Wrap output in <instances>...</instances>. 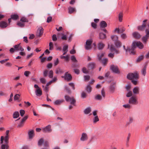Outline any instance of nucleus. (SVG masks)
Listing matches in <instances>:
<instances>
[{"instance_id": "36", "label": "nucleus", "mask_w": 149, "mask_h": 149, "mask_svg": "<svg viewBox=\"0 0 149 149\" xmlns=\"http://www.w3.org/2000/svg\"><path fill=\"white\" fill-rule=\"evenodd\" d=\"M11 18L14 20H16L18 18V16L16 14L12 15H11Z\"/></svg>"}, {"instance_id": "17", "label": "nucleus", "mask_w": 149, "mask_h": 149, "mask_svg": "<svg viewBox=\"0 0 149 149\" xmlns=\"http://www.w3.org/2000/svg\"><path fill=\"white\" fill-rule=\"evenodd\" d=\"M123 49L125 50L126 52H129L130 54H132V47L131 46V47H127V49L125 48V45L123 46Z\"/></svg>"}, {"instance_id": "29", "label": "nucleus", "mask_w": 149, "mask_h": 149, "mask_svg": "<svg viewBox=\"0 0 149 149\" xmlns=\"http://www.w3.org/2000/svg\"><path fill=\"white\" fill-rule=\"evenodd\" d=\"M146 66H145L141 71V74L144 76H145L146 74Z\"/></svg>"}, {"instance_id": "52", "label": "nucleus", "mask_w": 149, "mask_h": 149, "mask_svg": "<svg viewBox=\"0 0 149 149\" xmlns=\"http://www.w3.org/2000/svg\"><path fill=\"white\" fill-rule=\"evenodd\" d=\"M143 55L141 56H139L137 60V62H139L142 60L143 59Z\"/></svg>"}, {"instance_id": "13", "label": "nucleus", "mask_w": 149, "mask_h": 149, "mask_svg": "<svg viewBox=\"0 0 149 149\" xmlns=\"http://www.w3.org/2000/svg\"><path fill=\"white\" fill-rule=\"evenodd\" d=\"M28 118V116H26L24 117L22 120L21 122L18 125V127H22L23 125L24 124L25 121Z\"/></svg>"}, {"instance_id": "31", "label": "nucleus", "mask_w": 149, "mask_h": 149, "mask_svg": "<svg viewBox=\"0 0 149 149\" xmlns=\"http://www.w3.org/2000/svg\"><path fill=\"white\" fill-rule=\"evenodd\" d=\"M64 101V100H58L54 102V104L55 105H59L63 103Z\"/></svg>"}, {"instance_id": "2", "label": "nucleus", "mask_w": 149, "mask_h": 149, "mask_svg": "<svg viewBox=\"0 0 149 149\" xmlns=\"http://www.w3.org/2000/svg\"><path fill=\"white\" fill-rule=\"evenodd\" d=\"M137 47L140 49H143V44L140 42H134L132 44V54L134 55L135 53L134 50L136 47Z\"/></svg>"}, {"instance_id": "18", "label": "nucleus", "mask_w": 149, "mask_h": 149, "mask_svg": "<svg viewBox=\"0 0 149 149\" xmlns=\"http://www.w3.org/2000/svg\"><path fill=\"white\" fill-rule=\"evenodd\" d=\"M28 134L29 138L30 139H32L34 136V131L33 130L29 131L28 132Z\"/></svg>"}, {"instance_id": "24", "label": "nucleus", "mask_w": 149, "mask_h": 149, "mask_svg": "<svg viewBox=\"0 0 149 149\" xmlns=\"http://www.w3.org/2000/svg\"><path fill=\"white\" fill-rule=\"evenodd\" d=\"M104 45L102 42H100L98 45V48L99 49H102L104 47Z\"/></svg>"}, {"instance_id": "1", "label": "nucleus", "mask_w": 149, "mask_h": 149, "mask_svg": "<svg viewBox=\"0 0 149 149\" xmlns=\"http://www.w3.org/2000/svg\"><path fill=\"white\" fill-rule=\"evenodd\" d=\"M108 48H109V50L112 53H110L108 54V56L111 58H113L114 57V53L118 54L119 53V51L118 49H117L113 45H111L110 47L109 44L108 45Z\"/></svg>"}, {"instance_id": "4", "label": "nucleus", "mask_w": 149, "mask_h": 149, "mask_svg": "<svg viewBox=\"0 0 149 149\" xmlns=\"http://www.w3.org/2000/svg\"><path fill=\"white\" fill-rule=\"evenodd\" d=\"M65 98L67 102H70L71 104L75 106L76 100L73 97H70L68 95H65Z\"/></svg>"}, {"instance_id": "14", "label": "nucleus", "mask_w": 149, "mask_h": 149, "mask_svg": "<svg viewBox=\"0 0 149 149\" xmlns=\"http://www.w3.org/2000/svg\"><path fill=\"white\" fill-rule=\"evenodd\" d=\"M133 37L136 39H139L141 37V35L137 32H134L132 33Z\"/></svg>"}, {"instance_id": "43", "label": "nucleus", "mask_w": 149, "mask_h": 149, "mask_svg": "<svg viewBox=\"0 0 149 149\" xmlns=\"http://www.w3.org/2000/svg\"><path fill=\"white\" fill-rule=\"evenodd\" d=\"M120 37L123 39H125L127 38L126 34L124 33L121 34L120 35Z\"/></svg>"}, {"instance_id": "7", "label": "nucleus", "mask_w": 149, "mask_h": 149, "mask_svg": "<svg viewBox=\"0 0 149 149\" xmlns=\"http://www.w3.org/2000/svg\"><path fill=\"white\" fill-rule=\"evenodd\" d=\"M147 20L146 19L143 21V23L142 25L138 27V29L139 31H142L144 30V28L146 27V22Z\"/></svg>"}, {"instance_id": "56", "label": "nucleus", "mask_w": 149, "mask_h": 149, "mask_svg": "<svg viewBox=\"0 0 149 149\" xmlns=\"http://www.w3.org/2000/svg\"><path fill=\"white\" fill-rule=\"evenodd\" d=\"M60 58L61 59H65V60L66 61H68L69 59V57L68 56H60Z\"/></svg>"}, {"instance_id": "5", "label": "nucleus", "mask_w": 149, "mask_h": 149, "mask_svg": "<svg viewBox=\"0 0 149 149\" xmlns=\"http://www.w3.org/2000/svg\"><path fill=\"white\" fill-rule=\"evenodd\" d=\"M129 103L131 104L136 105L138 104V102L136 97L133 96L131 97L130 99Z\"/></svg>"}, {"instance_id": "12", "label": "nucleus", "mask_w": 149, "mask_h": 149, "mask_svg": "<svg viewBox=\"0 0 149 149\" xmlns=\"http://www.w3.org/2000/svg\"><path fill=\"white\" fill-rule=\"evenodd\" d=\"M42 130L43 132H44L50 133L52 131L51 125H48L45 128H43Z\"/></svg>"}, {"instance_id": "26", "label": "nucleus", "mask_w": 149, "mask_h": 149, "mask_svg": "<svg viewBox=\"0 0 149 149\" xmlns=\"http://www.w3.org/2000/svg\"><path fill=\"white\" fill-rule=\"evenodd\" d=\"M149 37L147 36H145L142 38V40L143 42L146 44L148 41V40L149 38Z\"/></svg>"}, {"instance_id": "60", "label": "nucleus", "mask_w": 149, "mask_h": 149, "mask_svg": "<svg viewBox=\"0 0 149 149\" xmlns=\"http://www.w3.org/2000/svg\"><path fill=\"white\" fill-rule=\"evenodd\" d=\"M123 106L125 108H128L130 109L131 108V106L129 104H124L123 105Z\"/></svg>"}, {"instance_id": "57", "label": "nucleus", "mask_w": 149, "mask_h": 149, "mask_svg": "<svg viewBox=\"0 0 149 149\" xmlns=\"http://www.w3.org/2000/svg\"><path fill=\"white\" fill-rule=\"evenodd\" d=\"M20 115L21 116H23L24 115L25 112V111L22 109H21L19 111Z\"/></svg>"}, {"instance_id": "38", "label": "nucleus", "mask_w": 149, "mask_h": 149, "mask_svg": "<svg viewBox=\"0 0 149 149\" xmlns=\"http://www.w3.org/2000/svg\"><path fill=\"white\" fill-rule=\"evenodd\" d=\"M1 144V149H5L6 148V149H8V146L6 144H3V143Z\"/></svg>"}, {"instance_id": "21", "label": "nucleus", "mask_w": 149, "mask_h": 149, "mask_svg": "<svg viewBox=\"0 0 149 149\" xmlns=\"http://www.w3.org/2000/svg\"><path fill=\"white\" fill-rule=\"evenodd\" d=\"M61 34L62 36L61 38L63 40H67V36L63 33H58L57 35V37H59V35Z\"/></svg>"}, {"instance_id": "11", "label": "nucleus", "mask_w": 149, "mask_h": 149, "mask_svg": "<svg viewBox=\"0 0 149 149\" xmlns=\"http://www.w3.org/2000/svg\"><path fill=\"white\" fill-rule=\"evenodd\" d=\"M13 47L15 49V50L16 51H23L24 50V49L20 45V43L14 45Z\"/></svg>"}, {"instance_id": "37", "label": "nucleus", "mask_w": 149, "mask_h": 149, "mask_svg": "<svg viewBox=\"0 0 149 149\" xmlns=\"http://www.w3.org/2000/svg\"><path fill=\"white\" fill-rule=\"evenodd\" d=\"M69 13L70 14H71L75 11V9L72 7H69L68 8Z\"/></svg>"}, {"instance_id": "39", "label": "nucleus", "mask_w": 149, "mask_h": 149, "mask_svg": "<svg viewBox=\"0 0 149 149\" xmlns=\"http://www.w3.org/2000/svg\"><path fill=\"white\" fill-rule=\"evenodd\" d=\"M104 56V54L103 53H102L97 55V56L98 57V59L99 61H101L102 58Z\"/></svg>"}, {"instance_id": "44", "label": "nucleus", "mask_w": 149, "mask_h": 149, "mask_svg": "<svg viewBox=\"0 0 149 149\" xmlns=\"http://www.w3.org/2000/svg\"><path fill=\"white\" fill-rule=\"evenodd\" d=\"M44 141V140L43 139L41 138L38 141V145L39 146H41L42 144Z\"/></svg>"}, {"instance_id": "58", "label": "nucleus", "mask_w": 149, "mask_h": 149, "mask_svg": "<svg viewBox=\"0 0 149 149\" xmlns=\"http://www.w3.org/2000/svg\"><path fill=\"white\" fill-rule=\"evenodd\" d=\"M82 72L84 73H88V71L86 69V68L84 67L82 69Z\"/></svg>"}, {"instance_id": "6", "label": "nucleus", "mask_w": 149, "mask_h": 149, "mask_svg": "<svg viewBox=\"0 0 149 149\" xmlns=\"http://www.w3.org/2000/svg\"><path fill=\"white\" fill-rule=\"evenodd\" d=\"M92 41L91 40H87L86 43L85 48L86 50H89L91 48V44Z\"/></svg>"}, {"instance_id": "59", "label": "nucleus", "mask_w": 149, "mask_h": 149, "mask_svg": "<svg viewBox=\"0 0 149 149\" xmlns=\"http://www.w3.org/2000/svg\"><path fill=\"white\" fill-rule=\"evenodd\" d=\"M133 120V117H130L129 119V122L128 123L129 124L132 123Z\"/></svg>"}, {"instance_id": "49", "label": "nucleus", "mask_w": 149, "mask_h": 149, "mask_svg": "<svg viewBox=\"0 0 149 149\" xmlns=\"http://www.w3.org/2000/svg\"><path fill=\"white\" fill-rule=\"evenodd\" d=\"M68 45H64L63 48V51L64 52H67L68 51Z\"/></svg>"}, {"instance_id": "25", "label": "nucleus", "mask_w": 149, "mask_h": 149, "mask_svg": "<svg viewBox=\"0 0 149 149\" xmlns=\"http://www.w3.org/2000/svg\"><path fill=\"white\" fill-rule=\"evenodd\" d=\"M95 64L94 63H89L88 66V68L89 70H91L94 68Z\"/></svg>"}, {"instance_id": "54", "label": "nucleus", "mask_w": 149, "mask_h": 149, "mask_svg": "<svg viewBox=\"0 0 149 149\" xmlns=\"http://www.w3.org/2000/svg\"><path fill=\"white\" fill-rule=\"evenodd\" d=\"M53 71L52 70H51L49 72V77L50 78H52L53 77Z\"/></svg>"}, {"instance_id": "9", "label": "nucleus", "mask_w": 149, "mask_h": 149, "mask_svg": "<svg viewBox=\"0 0 149 149\" xmlns=\"http://www.w3.org/2000/svg\"><path fill=\"white\" fill-rule=\"evenodd\" d=\"M9 138V135H6L5 137L3 136H1V137L0 143H3V141L4 139V141L6 144H7L8 143V140Z\"/></svg>"}, {"instance_id": "51", "label": "nucleus", "mask_w": 149, "mask_h": 149, "mask_svg": "<svg viewBox=\"0 0 149 149\" xmlns=\"http://www.w3.org/2000/svg\"><path fill=\"white\" fill-rule=\"evenodd\" d=\"M71 60L73 62H77V60L76 57L74 56H71Z\"/></svg>"}, {"instance_id": "55", "label": "nucleus", "mask_w": 149, "mask_h": 149, "mask_svg": "<svg viewBox=\"0 0 149 149\" xmlns=\"http://www.w3.org/2000/svg\"><path fill=\"white\" fill-rule=\"evenodd\" d=\"M49 49L50 50H52L53 49V45L52 42H50L49 43Z\"/></svg>"}, {"instance_id": "30", "label": "nucleus", "mask_w": 149, "mask_h": 149, "mask_svg": "<svg viewBox=\"0 0 149 149\" xmlns=\"http://www.w3.org/2000/svg\"><path fill=\"white\" fill-rule=\"evenodd\" d=\"M111 39L114 42L118 41V37L116 35H113L111 36Z\"/></svg>"}, {"instance_id": "10", "label": "nucleus", "mask_w": 149, "mask_h": 149, "mask_svg": "<svg viewBox=\"0 0 149 149\" xmlns=\"http://www.w3.org/2000/svg\"><path fill=\"white\" fill-rule=\"evenodd\" d=\"M88 139L87 134L85 133H83L81 134L80 140L82 141H87Z\"/></svg>"}, {"instance_id": "23", "label": "nucleus", "mask_w": 149, "mask_h": 149, "mask_svg": "<svg viewBox=\"0 0 149 149\" xmlns=\"http://www.w3.org/2000/svg\"><path fill=\"white\" fill-rule=\"evenodd\" d=\"M91 111V108L90 107H88L86 108L84 111V112L85 114H89Z\"/></svg>"}, {"instance_id": "40", "label": "nucleus", "mask_w": 149, "mask_h": 149, "mask_svg": "<svg viewBox=\"0 0 149 149\" xmlns=\"http://www.w3.org/2000/svg\"><path fill=\"white\" fill-rule=\"evenodd\" d=\"M123 13H120L119 14V21L121 22L122 21V19H123Z\"/></svg>"}, {"instance_id": "53", "label": "nucleus", "mask_w": 149, "mask_h": 149, "mask_svg": "<svg viewBox=\"0 0 149 149\" xmlns=\"http://www.w3.org/2000/svg\"><path fill=\"white\" fill-rule=\"evenodd\" d=\"M40 81L43 84H45L46 82V80L44 78H41L40 79Z\"/></svg>"}, {"instance_id": "47", "label": "nucleus", "mask_w": 149, "mask_h": 149, "mask_svg": "<svg viewBox=\"0 0 149 149\" xmlns=\"http://www.w3.org/2000/svg\"><path fill=\"white\" fill-rule=\"evenodd\" d=\"M95 99L97 100H101L102 99V97L100 95H97L95 96Z\"/></svg>"}, {"instance_id": "61", "label": "nucleus", "mask_w": 149, "mask_h": 149, "mask_svg": "<svg viewBox=\"0 0 149 149\" xmlns=\"http://www.w3.org/2000/svg\"><path fill=\"white\" fill-rule=\"evenodd\" d=\"M52 40L53 41H55L57 40V38L55 34L53 35L52 36Z\"/></svg>"}, {"instance_id": "8", "label": "nucleus", "mask_w": 149, "mask_h": 149, "mask_svg": "<svg viewBox=\"0 0 149 149\" xmlns=\"http://www.w3.org/2000/svg\"><path fill=\"white\" fill-rule=\"evenodd\" d=\"M110 69L113 72L118 73L119 72L118 67L114 65H111L110 67Z\"/></svg>"}, {"instance_id": "16", "label": "nucleus", "mask_w": 149, "mask_h": 149, "mask_svg": "<svg viewBox=\"0 0 149 149\" xmlns=\"http://www.w3.org/2000/svg\"><path fill=\"white\" fill-rule=\"evenodd\" d=\"M65 79L68 81L71 80L72 77L71 75L68 73V72H66L65 74Z\"/></svg>"}, {"instance_id": "27", "label": "nucleus", "mask_w": 149, "mask_h": 149, "mask_svg": "<svg viewBox=\"0 0 149 149\" xmlns=\"http://www.w3.org/2000/svg\"><path fill=\"white\" fill-rule=\"evenodd\" d=\"M114 44L117 47H120L121 46V42L119 40L114 42Z\"/></svg>"}, {"instance_id": "63", "label": "nucleus", "mask_w": 149, "mask_h": 149, "mask_svg": "<svg viewBox=\"0 0 149 149\" xmlns=\"http://www.w3.org/2000/svg\"><path fill=\"white\" fill-rule=\"evenodd\" d=\"M132 95V93L131 91H130L128 93L127 95L126 96L127 97H131Z\"/></svg>"}, {"instance_id": "15", "label": "nucleus", "mask_w": 149, "mask_h": 149, "mask_svg": "<svg viewBox=\"0 0 149 149\" xmlns=\"http://www.w3.org/2000/svg\"><path fill=\"white\" fill-rule=\"evenodd\" d=\"M43 29L41 27H40L38 29L37 31V35L38 36L40 37L43 34Z\"/></svg>"}, {"instance_id": "20", "label": "nucleus", "mask_w": 149, "mask_h": 149, "mask_svg": "<svg viewBox=\"0 0 149 149\" xmlns=\"http://www.w3.org/2000/svg\"><path fill=\"white\" fill-rule=\"evenodd\" d=\"M8 26L7 23L4 21H1L0 22V27L1 28H6Z\"/></svg>"}, {"instance_id": "3", "label": "nucleus", "mask_w": 149, "mask_h": 149, "mask_svg": "<svg viewBox=\"0 0 149 149\" xmlns=\"http://www.w3.org/2000/svg\"><path fill=\"white\" fill-rule=\"evenodd\" d=\"M127 77L130 80H132L134 79L138 80L139 78V73L137 72H135L134 73H129L127 74Z\"/></svg>"}, {"instance_id": "48", "label": "nucleus", "mask_w": 149, "mask_h": 149, "mask_svg": "<svg viewBox=\"0 0 149 149\" xmlns=\"http://www.w3.org/2000/svg\"><path fill=\"white\" fill-rule=\"evenodd\" d=\"M17 25L21 27H23L24 26V24L21 22H18Z\"/></svg>"}, {"instance_id": "33", "label": "nucleus", "mask_w": 149, "mask_h": 149, "mask_svg": "<svg viewBox=\"0 0 149 149\" xmlns=\"http://www.w3.org/2000/svg\"><path fill=\"white\" fill-rule=\"evenodd\" d=\"M19 116V114L18 112L15 111L13 113V117L14 118H17Z\"/></svg>"}, {"instance_id": "28", "label": "nucleus", "mask_w": 149, "mask_h": 149, "mask_svg": "<svg viewBox=\"0 0 149 149\" xmlns=\"http://www.w3.org/2000/svg\"><path fill=\"white\" fill-rule=\"evenodd\" d=\"M100 26L102 28H105L107 26V24L104 21H102L100 22Z\"/></svg>"}, {"instance_id": "42", "label": "nucleus", "mask_w": 149, "mask_h": 149, "mask_svg": "<svg viewBox=\"0 0 149 149\" xmlns=\"http://www.w3.org/2000/svg\"><path fill=\"white\" fill-rule=\"evenodd\" d=\"M62 70L60 68H58L56 69V73L57 74H61L63 73Z\"/></svg>"}, {"instance_id": "50", "label": "nucleus", "mask_w": 149, "mask_h": 149, "mask_svg": "<svg viewBox=\"0 0 149 149\" xmlns=\"http://www.w3.org/2000/svg\"><path fill=\"white\" fill-rule=\"evenodd\" d=\"M81 96L83 98L86 97H87L86 93L84 92H83L81 94Z\"/></svg>"}, {"instance_id": "34", "label": "nucleus", "mask_w": 149, "mask_h": 149, "mask_svg": "<svg viewBox=\"0 0 149 149\" xmlns=\"http://www.w3.org/2000/svg\"><path fill=\"white\" fill-rule=\"evenodd\" d=\"M92 88L90 84L88 85L86 88V91L88 93H90L91 91Z\"/></svg>"}, {"instance_id": "46", "label": "nucleus", "mask_w": 149, "mask_h": 149, "mask_svg": "<svg viewBox=\"0 0 149 149\" xmlns=\"http://www.w3.org/2000/svg\"><path fill=\"white\" fill-rule=\"evenodd\" d=\"M20 21L22 22H28V20L26 18L24 17H22L20 19Z\"/></svg>"}, {"instance_id": "45", "label": "nucleus", "mask_w": 149, "mask_h": 149, "mask_svg": "<svg viewBox=\"0 0 149 149\" xmlns=\"http://www.w3.org/2000/svg\"><path fill=\"white\" fill-rule=\"evenodd\" d=\"M20 95L19 94H16L14 97V100H19Z\"/></svg>"}, {"instance_id": "19", "label": "nucleus", "mask_w": 149, "mask_h": 149, "mask_svg": "<svg viewBox=\"0 0 149 149\" xmlns=\"http://www.w3.org/2000/svg\"><path fill=\"white\" fill-rule=\"evenodd\" d=\"M36 95L38 96H40L42 94V92L40 88L36 89L35 91Z\"/></svg>"}, {"instance_id": "35", "label": "nucleus", "mask_w": 149, "mask_h": 149, "mask_svg": "<svg viewBox=\"0 0 149 149\" xmlns=\"http://www.w3.org/2000/svg\"><path fill=\"white\" fill-rule=\"evenodd\" d=\"M102 62V64L104 65H105L108 61V60L107 58H104L102 60H101V61H100Z\"/></svg>"}, {"instance_id": "22", "label": "nucleus", "mask_w": 149, "mask_h": 149, "mask_svg": "<svg viewBox=\"0 0 149 149\" xmlns=\"http://www.w3.org/2000/svg\"><path fill=\"white\" fill-rule=\"evenodd\" d=\"M139 89L138 87H135L133 89V92L134 94H138L139 93Z\"/></svg>"}, {"instance_id": "64", "label": "nucleus", "mask_w": 149, "mask_h": 149, "mask_svg": "<svg viewBox=\"0 0 149 149\" xmlns=\"http://www.w3.org/2000/svg\"><path fill=\"white\" fill-rule=\"evenodd\" d=\"M110 89L111 91L113 92L115 89V87L113 85H111L110 87Z\"/></svg>"}, {"instance_id": "62", "label": "nucleus", "mask_w": 149, "mask_h": 149, "mask_svg": "<svg viewBox=\"0 0 149 149\" xmlns=\"http://www.w3.org/2000/svg\"><path fill=\"white\" fill-rule=\"evenodd\" d=\"M117 32V33L120 34V29L119 28H116L114 30V32L115 33Z\"/></svg>"}, {"instance_id": "41", "label": "nucleus", "mask_w": 149, "mask_h": 149, "mask_svg": "<svg viewBox=\"0 0 149 149\" xmlns=\"http://www.w3.org/2000/svg\"><path fill=\"white\" fill-rule=\"evenodd\" d=\"M99 121V119L97 116H95L93 119V122L94 123H95Z\"/></svg>"}, {"instance_id": "32", "label": "nucleus", "mask_w": 149, "mask_h": 149, "mask_svg": "<svg viewBox=\"0 0 149 149\" xmlns=\"http://www.w3.org/2000/svg\"><path fill=\"white\" fill-rule=\"evenodd\" d=\"M99 37L100 39H103L106 38V35L102 33H100Z\"/></svg>"}]
</instances>
